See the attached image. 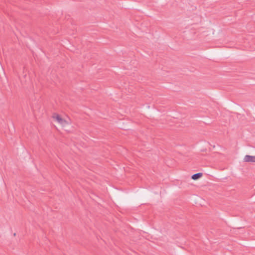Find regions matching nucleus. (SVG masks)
<instances>
[{"label": "nucleus", "instance_id": "nucleus-1", "mask_svg": "<svg viewBox=\"0 0 255 255\" xmlns=\"http://www.w3.org/2000/svg\"><path fill=\"white\" fill-rule=\"evenodd\" d=\"M53 118L55 119L56 121L63 126H64L68 124L67 121L62 119L58 114H54L53 116Z\"/></svg>", "mask_w": 255, "mask_h": 255}, {"label": "nucleus", "instance_id": "nucleus-2", "mask_svg": "<svg viewBox=\"0 0 255 255\" xmlns=\"http://www.w3.org/2000/svg\"><path fill=\"white\" fill-rule=\"evenodd\" d=\"M244 161L248 162H255V156L247 155L244 157Z\"/></svg>", "mask_w": 255, "mask_h": 255}, {"label": "nucleus", "instance_id": "nucleus-3", "mask_svg": "<svg viewBox=\"0 0 255 255\" xmlns=\"http://www.w3.org/2000/svg\"><path fill=\"white\" fill-rule=\"evenodd\" d=\"M202 176H203V173L201 172H199V173H197L192 175L191 176V178L193 180H197V179H199L200 178H201Z\"/></svg>", "mask_w": 255, "mask_h": 255}, {"label": "nucleus", "instance_id": "nucleus-4", "mask_svg": "<svg viewBox=\"0 0 255 255\" xmlns=\"http://www.w3.org/2000/svg\"><path fill=\"white\" fill-rule=\"evenodd\" d=\"M13 236H16V233H14Z\"/></svg>", "mask_w": 255, "mask_h": 255}]
</instances>
